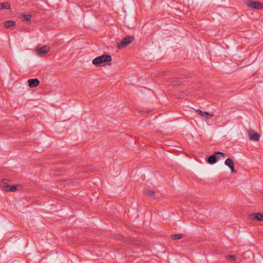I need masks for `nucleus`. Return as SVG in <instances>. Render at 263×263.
Instances as JSON below:
<instances>
[{"instance_id": "6e6552de", "label": "nucleus", "mask_w": 263, "mask_h": 263, "mask_svg": "<svg viewBox=\"0 0 263 263\" xmlns=\"http://www.w3.org/2000/svg\"><path fill=\"white\" fill-rule=\"evenodd\" d=\"M28 83L30 88H34L40 84V81L37 79H30L28 80Z\"/></svg>"}, {"instance_id": "aec40b11", "label": "nucleus", "mask_w": 263, "mask_h": 263, "mask_svg": "<svg viewBox=\"0 0 263 263\" xmlns=\"http://www.w3.org/2000/svg\"><path fill=\"white\" fill-rule=\"evenodd\" d=\"M9 181V180L8 179H6V178L2 179L1 180V182H2L4 184H6V185L7 184H8V183Z\"/></svg>"}, {"instance_id": "7ed1b4c3", "label": "nucleus", "mask_w": 263, "mask_h": 263, "mask_svg": "<svg viewBox=\"0 0 263 263\" xmlns=\"http://www.w3.org/2000/svg\"><path fill=\"white\" fill-rule=\"evenodd\" d=\"M134 37L133 36H127L123 38V39L117 45V48L120 49L127 46L130 44L133 40Z\"/></svg>"}, {"instance_id": "dca6fc26", "label": "nucleus", "mask_w": 263, "mask_h": 263, "mask_svg": "<svg viewBox=\"0 0 263 263\" xmlns=\"http://www.w3.org/2000/svg\"><path fill=\"white\" fill-rule=\"evenodd\" d=\"M182 237V234H172L171 235V238L174 240L180 239Z\"/></svg>"}, {"instance_id": "20e7f679", "label": "nucleus", "mask_w": 263, "mask_h": 263, "mask_svg": "<svg viewBox=\"0 0 263 263\" xmlns=\"http://www.w3.org/2000/svg\"><path fill=\"white\" fill-rule=\"evenodd\" d=\"M36 51L37 55H43L49 51V47L47 45H45L40 48H36Z\"/></svg>"}, {"instance_id": "6ab92c4d", "label": "nucleus", "mask_w": 263, "mask_h": 263, "mask_svg": "<svg viewBox=\"0 0 263 263\" xmlns=\"http://www.w3.org/2000/svg\"><path fill=\"white\" fill-rule=\"evenodd\" d=\"M228 258L231 261H234L236 260V256L235 255H228Z\"/></svg>"}, {"instance_id": "423d86ee", "label": "nucleus", "mask_w": 263, "mask_h": 263, "mask_svg": "<svg viewBox=\"0 0 263 263\" xmlns=\"http://www.w3.org/2000/svg\"><path fill=\"white\" fill-rule=\"evenodd\" d=\"M187 78H176L171 81L172 85L174 86H180L183 82H185L187 81Z\"/></svg>"}, {"instance_id": "39448f33", "label": "nucleus", "mask_w": 263, "mask_h": 263, "mask_svg": "<svg viewBox=\"0 0 263 263\" xmlns=\"http://www.w3.org/2000/svg\"><path fill=\"white\" fill-rule=\"evenodd\" d=\"M18 187H21L19 185H10V184H7L5 185L3 189V190H5L6 192H15L17 190H18L19 189H18Z\"/></svg>"}, {"instance_id": "a211bd4d", "label": "nucleus", "mask_w": 263, "mask_h": 263, "mask_svg": "<svg viewBox=\"0 0 263 263\" xmlns=\"http://www.w3.org/2000/svg\"><path fill=\"white\" fill-rule=\"evenodd\" d=\"M146 193L149 196H153L155 194V192L153 190H147Z\"/></svg>"}, {"instance_id": "412c9836", "label": "nucleus", "mask_w": 263, "mask_h": 263, "mask_svg": "<svg viewBox=\"0 0 263 263\" xmlns=\"http://www.w3.org/2000/svg\"><path fill=\"white\" fill-rule=\"evenodd\" d=\"M249 254H251L250 252H247Z\"/></svg>"}, {"instance_id": "1a4fd4ad", "label": "nucleus", "mask_w": 263, "mask_h": 263, "mask_svg": "<svg viewBox=\"0 0 263 263\" xmlns=\"http://www.w3.org/2000/svg\"><path fill=\"white\" fill-rule=\"evenodd\" d=\"M250 217L254 220L261 221L263 220V214L260 212L254 213L251 214Z\"/></svg>"}, {"instance_id": "2eb2a0df", "label": "nucleus", "mask_w": 263, "mask_h": 263, "mask_svg": "<svg viewBox=\"0 0 263 263\" xmlns=\"http://www.w3.org/2000/svg\"><path fill=\"white\" fill-rule=\"evenodd\" d=\"M6 9H10V5L8 2H4L3 3H0V10Z\"/></svg>"}, {"instance_id": "f03ea898", "label": "nucleus", "mask_w": 263, "mask_h": 263, "mask_svg": "<svg viewBox=\"0 0 263 263\" xmlns=\"http://www.w3.org/2000/svg\"><path fill=\"white\" fill-rule=\"evenodd\" d=\"M245 3L248 7L252 9L257 10L263 9V3L261 2L253 1V0H246Z\"/></svg>"}, {"instance_id": "4468645a", "label": "nucleus", "mask_w": 263, "mask_h": 263, "mask_svg": "<svg viewBox=\"0 0 263 263\" xmlns=\"http://www.w3.org/2000/svg\"><path fill=\"white\" fill-rule=\"evenodd\" d=\"M32 17V15L30 14H22L20 15V18L23 19L24 21H26L27 22H29L31 21Z\"/></svg>"}, {"instance_id": "ddd939ff", "label": "nucleus", "mask_w": 263, "mask_h": 263, "mask_svg": "<svg viewBox=\"0 0 263 263\" xmlns=\"http://www.w3.org/2000/svg\"><path fill=\"white\" fill-rule=\"evenodd\" d=\"M16 25V23L15 21H6L4 23V27H6L7 28H9L11 27L14 26Z\"/></svg>"}, {"instance_id": "0eeeda50", "label": "nucleus", "mask_w": 263, "mask_h": 263, "mask_svg": "<svg viewBox=\"0 0 263 263\" xmlns=\"http://www.w3.org/2000/svg\"><path fill=\"white\" fill-rule=\"evenodd\" d=\"M225 164L231 169L232 173H234L236 172V170L234 168V162L232 159L227 158L225 161Z\"/></svg>"}, {"instance_id": "f8f14e48", "label": "nucleus", "mask_w": 263, "mask_h": 263, "mask_svg": "<svg viewBox=\"0 0 263 263\" xmlns=\"http://www.w3.org/2000/svg\"><path fill=\"white\" fill-rule=\"evenodd\" d=\"M249 137L251 140L257 141L259 139L260 134L258 133H254L252 134H250Z\"/></svg>"}, {"instance_id": "9d476101", "label": "nucleus", "mask_w": 263, "mask_h": 263, "mask_svg": "<svg viewBox=\"0 0 263 263\" xmlns=\"http://www.w3.org/2000/svg\"><path fill=\"white\" fill-rule=\"evenodd\" d=\"M217 155L215 154V152H214V154L210 156L207 160V162L210 164H214L216 163L217 161Z\"/></svg>"}, {"instance_id": "f257e3e1", "label": "nucleus", "mask_w": 263, "mask_h": 263, "mask_svg": "<svg viewBox=\"0 0 263 263\" xmlns=\"http://www.w3.org/2000/svg\"><path fill=\"white\" fill-rule=\"evenodd\" d=\"M112 58L110 55L103 54L93 59L92 63L94 65L98 66L103 63L110 62Z\"/></svg>"}, {"instance_id": "f3484780", "label": "nucleus", "mask_w": 263, "mask_h": 263, "mask_svg": "<svg viewBox=\"0 0 263 263\" xmlns=\"http://www.w3.org/2000/svg\"><path fill=\"white\" fill-rule=\"evenodd\" d=\"M215 154L217 155L219 159H220L221 157L224 158L226 156V155L224 153L219 151L215 152Z\"/></svg>"}, {"instance_id": "9b49d317", "label": "nucleus", "mask_w": 263, "mask_h": 263, "mask_svg": "<svg viewBox=\"0 0 263 263\" xmlns=\"http://www.w3.org/2000/svg\"><path fill=\"white\" fill-rule=\"evenodd\" d=\"M197 111L202 117H205L207 119H209L213 116L212 115H210L207 111H202L200 109L197 110Z\"/></svg>"}]
</instances>
